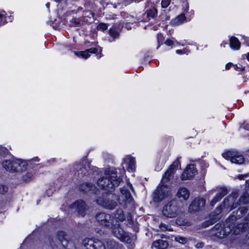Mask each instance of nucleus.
Wrapping results in <instances>:
<instances>
[{
	"instance_id": "nucleus-14",
	"label": "nucleus",
	"mask_w": 249,
	"mask_h": 249,
	"mask_svg": "<svg viewBox=\"0 0 249 249\" xmlns=\"http://www.w3.org/2000/svg\"><path fill=\"white\" fill-rule=\"evenodd\" d=\"M71 209L77 212L79 215L83 216L85 215L87 207L84 201L78 200L72 205Z\"/></svg>"
},
{
	"instance_id": "nucleus-42",
	"label": "nucleus",
	"mask_w": 249,
	"mask_h": 249,
	"mask_svg": "<svg viewBox=\"0 0 249 249\" xmlns=\"http://www.w3.org/2000/svg\"><path fill=\"white\" fill-rule=\"evenodd\" d=\"M165 43L167 46H171L173 44V42L170 39H167L165 41Z\"/></svg>"
},
{
	"instance_id": "nucleus-12",
	"label": "nucleus",
	"mask_w": 249,
	"mask_h": 249,
	"mask_svg": "<svg viewBox=\"0 0 249 249\" xmlns=\"http://www.w3.org/2000/svg\"><path fill=\"white\" fill-rule=\"evenodd\" d=\"M197 173V170L194 164L188 166L183 172L181 179L182 180L191 179L194 178Z\"/></svg>"
},
{
	"instance_id": "nucleus-26",
	"label": "nucleus",
	"mask_w": 249,
	"mask_h": 249,
	"mask_svg": "<svg viewBox=\"0 0 249 249\" xmlns=\"http://www.w3.org/2000/svg\"><path fill=\"white\" fill-rule=\"evenodd\" d=\"M231 47L234 50H238L240 47V42L237 38L232 36L230 38Z\"/></svg>"
},
{
	"instance_id": "nucleus-48",
	"label": "nucleus",
	"mask_w": 249,
	"mask_h": 249,
	"mask_svg": "<svg viewBox=\"0 0 249 249\" xmlns=\"http://www.w3.org/2000/svg\"><path fill=\"white\" fill-rule=\"evenodd\" d=\"M244 56H246L248 60L249 61V53H248L247 54H245L244 56H243V57H244Z\"/></svg>"
},
{
	"instance_id": "nucleus-4",
	"label": "nucleus",
	"mask_w": 249,
	"mask_h": 249,
	"mask_svg": "<svg viewBox=\"0 0 249 249\" xmlns=\"http://www.w3.org/2000/svg\"><path fill=\"white\" fill-rule=\"evenodd\" d=\"M2 166L9 172L21 171L26 167V163L18 159L5 160L2 162Z\"/></svg>"
},
{
	"instance_id": "nucleus-24",
	"label": "nucleus",
	"mask_w": 249,
	"mask_h": 249,
	"mask_svg": "<svg viewBox=\"0 0 249 249\" xmlns=\"http://www.w3.org/2000/svg\"><path fill=\"white\" fill-rule=\"evenodd\" d=\"M80 189L85 192H96V187L92 183H84L81 185Z\"/></svg>"
},
{
	"instance_id": "nucleus-27",
	"label": "nucleus",
	"mask_w": 249,
	"mask_h": 249,
	"mask_svg": "<svg viewBox=\"0 0 249 249\" xmlns=\"http://www.w3.org/2000/svg\"><path fill=\"white\" fill-rule=\"evenodd\" d=\"M107 247L108 249H120V247L114 241L107 240L106 241Z\"/></svg>"
},
{
	"instance_id": "nucleus-18",
	"label": "nucleus",
	"mask_w": 249,
	"mask_h": 249,
	"mask_svg": "<svg viewBox=\"0 0 249 249\" xmlns=\"http://www.w3.org/2000/svg\"><path fill=\"white\" fill-rule=\"evenodd\" d=\"M228 193L226 188L222 187L218 190V192L215 196L211 201L210 205L213 206L217 202L219 201Z\"/></svg>"
},
{
	"instance_id": "nucleus-36",
	"label": "nucleus",
	"mask_w": 249,
	"mask_h": 249,
	"mask_svg": "<svg viewBox=\"0 0 249 249\" xmlns=\"http://www.w3.org/2000/svg\"><path fill=\"white\" fill-rule=\"evenodd\" d=\"M186 19V18L183 14H180L175 19L178 23H182Z\"/></svg>"
},
{
	"instance_id": "nucleus-10",
	"label": "nucleus",
	"mask_w": 249,
	"mask_h": 249,
	"mask_svg": "<svg viewBox=\"0 0 249 249\" xmlns=\"http://www.w3.org/2000/svg\"><path fill=\"white\" fill-rule=\"evenodd\" d=\"M96 219L99 223L106 227H109L113 222L111 216L109 214L104 213H97Z\"/></svg>"
},
{
	"instance_id": "nucleus-29",
	"label": "nucleus",
	"mask_w": 249,
	"mask_h": 249,
	"mask_svg": "<svg viewBox=\"0 0 249 249\" xmlns=\"http://www.w3.org/2000/svg\"><path fill=\"white\" fill-rule=\"evenodd\" d=\"M57 239L61 244H63L64 240H68L69 239L68 236L63 231H59L57 235Z\"/></svg>"
},
{
	"instance_id": "nucleus-30",
	"label": "nucleus",
	"mask_w": 249,
	"mask_h": 249,
	"mask_svg": "<svg viewBox=\"0 0 249 249\" xmlns=\"http://www.w3.org/2000/svg\"><path fill=\"white\" fill-rule=\"evenodd\" d=\"M115 216L120 221H123L125 219V215L121 209H118L115 214Z\"/></svg>"
},
{
	"instance_id": "nucleus-51",
	"label": "nucleus",
	"mask_w": 249,
	"mask_h": 249,
	"mask_svg": "<svg viewBox=\"0 0 249 249\" xmlns=\"http://www.w3.org/2000/svg\"><path fill=\"white\" fill-rule=\"evenodd\" d=\"M237 214H240V213H238L237 214V213H236V212H235V213H234V215H235V216H237Z\"/></svg>"
},
{
	"instance_id": "nucleus-3",
	"label": "nucleus",
	"mask_w": 249,
	"mask_h": 249,
	"mask_svg": "<svg viewBox=\"0 0 249 249\" xmlns=\"http://www.w3.org/2000/svg\"><path fill=\"white\" fill-rule=\"evenodd\" d=\"M181 211L178 205L177 201L172 200L168 202L163 208L162 213L168 218H174L177 216Z\"/></svg>"
},
{
	"instance_id": "nucleus-32",
	"label": "nucleus",
	"mask_w": 249,
	"mask_h": 249,
	"mask_svg": "<svg viewBox=\"0 0 249 249\" xmlns=\"http://www.w3.org/2000/svg\"><path fill=\"white\" fill-rule=\"evenodd\" d=\"M239 202L246 204L249 203V194L248 193H244L239 199Z\"/></svg>"
},
{
	"instance_id": "nucleus-33",
	"label": "nucleus",
	"mask_w": 249,
	"mask_h": 249,
	"mask_svg": "<svg viewBox=\"0 0 249 249\" xmlns=\"http://www.w3.org/2000/svg\"><path fill=\"white\" fill-rule=\"evenodd\" d=\"M175 240L180 244H185L188 242V239L184 237L177 236L175 238Z\"/></svg>"
},
{
	"instance_id": "nucleus-22",
	"label": "nucleus",
	"mask_w": 249,
	"mask_h": 249,
	"mask_svg": "<svg viewBox=\"0 0 249 249\" xmlns=\"http://www.w3.org/2000/svg\"><path fill=\"white\" fill-rule=\"evenodd\" d=\"M248 211L246 207H241L238 209L236 211V213H240V214H237V216H235V212H233L232 214L229 217V220L235 221L237 219L242 217Z\"/></svg>"
},
{
	"instance_id": "nucleus-46",
	"label": "nucleus",
	"mask_w": 249,
	"mask_h": 249,
	"mask_svg": "<svg viewBox=\"0 0 249 249\" xmlns=\"http://www.w3.org/2000/svg\"><path fill=\"white\" fill-rule=\"evenodd\" d=\"M232 64L231 63H229L228 64H227L226 65V69L227 70H228L230 68V67L232 66Z\"/></svg>"
},
{
	"instance_id": "nucleus-13",
	"label": "nucleus",
	"mask_w": 249,
	"mask_h": 249,
	"mask_svg": "<svg viewBox=\"0 0 249 249\" xmlns=\"http://www.w3.org/2000/svg\"><path fill=\"white\" fill-rule=\"evenodd\" d=\"M96 202L99 205L102 206L104 208L109 210L114 209L117 206V203L115 201H113L108 198L100 197L96 200Z\"/></svg>"
},
{
	"instance_id": "nucleus-19",
	"label": "nucleus",
	"mask_w": 249,
	"mask_h": 249,
	"mask_svg": "<svg viewBox=\"0 0 249 249\" xmlns=\"http://www.w3.org/2000/svg\"><path fill=\"white\" fill-rule=\"evenodd\" d=\"M124 163L127 164V169L131 172L135 170V160L134 158L127 156L124 160Z\"/></svg>"
},
{
	"instance_id": "nucleus-6",
	"label": "nucleus",
	"mask_w": 249,
	"mask_h": 249,
	"mask_svg": "<svg viewBox=\"0 0 249 249\" xmlns=\"http://www.w3.org/2000/svg\"><path fill=\"white\" fill-rule=\"evenodd\" d=\"M170 187L167 185L159 184L154 193L153 198L155 201L159 202L170 195Z\"/></svg>"
},
{
	"instance_id": "nucleus-25",
	"label": "nucleus",
	"mask_w": 249,
	"mask_h": 249,
	"mask_svg": "<svg viewBox=\"0 0 249 249\" xmlns=\"http://www.w3.org/2000/svg\"><path fill=\"white\" fill-rule=\"evenodd\" d=\"M95 239L87 238L83 241V246L85 249H95L94 248V244Z\"/></svg>"
},
{
	"instance_id": "nucleus-35",
	"label": "nucleus",
	"mask_w": 249,
	"mask_h": 249,
	"mask_svg": "<svg viewBox=\"0 0 249 249\" xmlns=\"http://www.w3.org/2000/svg\"><path fill=\"white\" fill-rule=\"evenodd\" d=\"M159 227L160 229V230L163 231H173V229L170 227V226L166 225L162 223H161L160 224Z\"/></svg>"
},
{
	"instance_id": "nucleus-2",
	"label": "nucleus",
	"mask_w": 249,
	"mask_h": 249,
	"mask_svg": "<svg viewBox=\"0 0 249 249\" xmlns=\"http://www.w3.org/2000/svg\"><path fill=\"white\" fill-rule=\"evenodd\" d=\"M128 186V187L124 186L121 189V195L119 196L118 200L119 204L123 205L124 207H127V205H129L130 207H132L134 205V201L128 188L132 189V185L129 184Z\"/></svg>"
},
{
	"instance_id": "nucleus-38",
	"label": "nucleus",
	"mask_w": 249,
	"mask_h": 249,
	"mask_svg": "<svg viewBox=\"0 0 249 249\" xmlns=\"http://www.w3.org/2000/svg\"><path fill=\"white\" fill-rule=\"evenodd\" d=\"M171 1V0H162L161 2L162 8H167L170 4Z\"/></svg>"
},
{
	"instance_id": "nucleus-52",
	"label": "nucleus",
	"mask_w": 249,
	"mask_h": 249,
	"mask_svg": "<svg viewBox=\"0 0 249 249\" xmlns=\"http://www.w3.org/2000/svg\"><path fill=\"white\" fill-rule=\"evenodd\" d=\"M239 178V179H241L243 178V176H240Z\"/></svg>"
},
{
	"instance_id": "nucleus-34",
	"label": "nucleus",
	"mask_w": 249,
	"mask_h": 249,
	"mask_svg": "<svg viewBox=\"0 0 249 249\" xmlns=\"http://www.w3.org/2000/svg\"><path fill=\"white\" fill-rule=\"evenodd\" d=\"M157 14V10L153 8L147 11V16L148 17L154 18Z\"/></svg>"
},
{
	"instance_id": "nucleus-8",
	"label": "nucleus",
	"mask_w": 249,
	"mask_h": 249,
	"mask_svg": "<svg viewBox=\"0 0 249 249\" xmlns=\"http://www.w3.org/2000/svg\"><path fill=\"white\" fill-rule=\"evenodd\" d=\"M224 158L230 160L232 163L238 164H243L245 161V159L242 155L235 151H229L222 154Z\"/></svg>"
},
{
	"instance_id": "nucleus-17",
	"label": "nucleus",
	"mask_w": 249,
	"mask_h": 249,
	"mask_svg": "<svg viewBox=\"0 0 249 249\" xmlns=\"http://www.w3.org/2000/svg\"><path fill=\"white\" fill-rule=\"evenodd\" d=\"M112 232L114 236L122 241H126L128 238L126 233L120 227H115Z\"/></svg>"
},
{
	"instance_id": "nucleus-49",
	"label": "nucleus",
	"mask_w": 249,
	"mask_h": 249,
	"mask_svg": "<svg viewBox=\"0 0 249 249\" xmlns=\"http://www.w3.org/2000/svg\"><path fill=\"white\" fill-rule=\"evenodd\" d=\"M73 23L75 25H78L79 24V22L77 21L75 19L74 20Z\"/></svg>"
},
{
	"instance_id": "nucleus-7",
	"label": "nucleus",
	"mask_w": 249,
	"mask_h": 249,
	"mask_svg": "<svg viewBox=\"0 0 249 249\" xmlns=\"http://www.w3.org/2000/svg\"><path fill=\"white\" fill-rule=\"evenodd\" d=\"M238 196V193L233 192L224 199L223 205L226 212H230L238 206L240 204L239 201L236 200Z\"/></svg>"
},
{
	"instance_id": "nucleus-16",
	"label": "nucleus",
	"mask_w": 249,
	"mask_h": 249,
	"mask_svg": "<svg viewBox=\"0 0 249 249\" xmlns=\"http://www.w3.org/2000/svg\"><path fill=\"white\" fill-rule=\"evenodd\" d=\"M233 221H231L230 224L231 225V232L234 234H238L240 232L245 231L248 227H249V223H240L235 226L233 223Z\"/></svg>"
},
{
	"instance_id": "nucleus-15",
	"label": "nucleus",
	"mask_w": 249,
	"mask_h": 249,
	"mask_svg": "<svg viewBox=\"0 0 249 249\" xmlns=\"http://www.w3.org/2000/svg\"><path fill=\"white\" fill-rule=\"evenodd\" d=\"M75 169L78 172V175L83 176L88 173L89 169H90L89 163L87 160H83L78 164L75 165Z\"/></svg>"
},
{
	"instance_id": "nucleus-20",
	"label": "nucleus",
	"mask_w": 249,
	"mask_h": 249,
	"mask_svg": "<svg viewBox=\"0 0 249 249\" xmlns=\"http://www.w3.org/2000/svg\"><path fill=\"white\" fill-rule=\"evenodd\" d=\"M97 51L98 49L96 48H90L85 51L74 52V53L78 56L88 58L90 56V53H95Z\"/></svg>"
},
{
	"instance_id": "nucleus-9",
	"label": "nucleus",
	"mask_w": 249,
	"mask_h": 249,
	"mask_svg": "<svg viewBox=\"0 0 249 249\" xmlns=\"http://www.w3.org/2000/svg\"><path fill=\"white\" fill-rule=\"evenodd\" d=\"M179 164V161L178 159L177 160L175 161L172 164V165L170 166L169 168L167 169L162 177L161 181L160 182L161 184L166 185V183L169 181L170 179L173 178L175 172L176 168L178 166Z\"/></svg>"
},
{
	"instance_id": "nucleus-1",
	"label": "nucleus",
	"mask_w": 249,
	"mask_h": 249,
	"mask_svg": "<svg viewBox=\"0 0 249 249\" xmlns=\"http://www.w3.org/2000/svg\"><path fill=\"white\" fill-rule=\"evenodd\" d=\"M104 174V176L98 180L97 183L103 189L108 192H112L114 188L118 186L123 181L122 178L118 177L115 169H106Z\"/></svg>"
},
{
	"instance_id": "nucleus-31",
	"label": "nucleus",
	"mask_w": 249,
	"mask_h": 249,
	"mask_svg": "<svg viewBox=\"0 0 249 249\" xmlns=\"http://www.w3.org/2000/svg\"><path fill=\"white\" fill-rule=\"evenodd\" d=\"M94 248L95 249H106V246L103 242L96 239H95Z\"/></svg>"
},
{
	"instance_id": "nucleus-44",
	"label": "nucleus",
	"mask_w": 249,
	"mask_h": 249,
	"mask_svg": "<svg viewBox=\"0 0 249 249\" xmlns=\"http://www.w3.org/2000/svg\"><path fill=\"white\" fill-rule=\"evenodd\" d=\"M222 208L221 206H220L219 207H217L216 209L215 213L216 214H219L221 212Z\"/></svg>"
},
{
	"instance_id": "nucleus-39",
	"label": "nucleus",
	"mask_w": 249,
	"mask_h": 249,
	"mask_svg": "<svg viewBox=\"0 0 249 249\" xmlns=\"http://www.w3.org/2000/svg\"><path fill=\"white\" fill-rule=\"evenodd\" d=\"M109 34L110 35L113 37L114 38H116L119 36V33L115 30L110 29L109 30Z\"/></svg>"
},
{
	"instance_id": "nucleus-40",
	"label": "nucleus",
	"mask_w": 249,
	"mask_h": 249,
	"mask_svg": "<svg viewBox=\"0 0 249 249\" xmlns=\"http://www.w3.org/2000/svg\"><path fill=\"white\" fill-rule=\"evenodd\" d=\"M8 191V188L4 185H0V193L4 194Z\"/></svg>"
},
{
	"instance_id": "nucleus-37",
	"label": "nucleus",
	"mask_w": 249,
	"mask_h": 249,
	"mask_svg": "<svg viewBox=\"0 0 249 249\" xmlns=\"http://www.w3.org/2000/svg\"><path fill=\"white\" fill-rule=\"evenodd\" d=\"M108 27L106 23H101L97 26V29L98 30L104 31L107 29Z\"/></svg>"
},
{
	"instance_id": "nucleus-47",
	"label": "nucleus",
	"mask_w": 249,
	"mask_h": 249,
	"mask_svg": "<svg viewBox=\"0 0 249 249\" xmlns=\"http://www.w3.org/2000/svg\"><path fill=\"white\" fill-rule=\"evenodd\" d=\"M176 53L178 54H182V50H178L176 51Z\"/></svg>"
},
{
	"instance_id": "nucleus-50",
	"label": "nucleus",
	"mask_w": 249,
	"mask_h": 249,
	"mask_svg": "<svg viewBox=\"0 0 249 249\" xmlns=\"http://www.w3.org/2000/svg\"><path fill=\"white\" fill-rule=\"evenodd\" d=\"M3 16H4V14H0V18H1Z\"/></svg>"
},
{
	"instance_id": "nucleus-41",
	"label": "nucleus",
	"mask_w": 249,
	"mask_h": 249,
	"mask_svg": "<svg viewBox=\"0 0 249 249\" xmlns=\"http://www.w3.org/2000/svg\"><path fill=\"white\" fill-rule=\"evenodd\" d=\"M157 39L159 44H160V43H162L163 39V36L161 34H158Z\"/></svg>"
},
{
	"instance_id": "nucleus-23",
	"label": "nucleus",
	"mask_w": 249,
	"mask_h": 249,
	"mask_svg": "<svg viewBox=\"0 0 249 249\" xmlns=\"http://www.w3.org/2000/svg\"><path fill=\"white\" fill-rule=\"evenodd\" d=\"M168 245V242L162 239L157 240L152 244V246L157 249H166Z\"/></svg>"
},
{
	"instance_id": "nucleus-11",
	"label": "nucleus",
	"mask_w": 249,
	"mask_h": 249,
	"mask_svg": "<svg viewBox=\"0 0 249 249\" xmlns=\"http://www.w3.org/2000/svg\"><path fill=\"white\" fill-rule=\"evenodd\" d=\"M206 201L203 198H196L189 207L190 213H194L200 210L205 206Z\"/></svg>"
},
{
	"instance_id": "nucleus-21",
	"label": "nucleus",
	"mask_w": 249,
	"mask_h": 249,
	"mask_svg": "<svg viewBox=\"0 0 249 249\" xmlns=\"http://www.w3.org/2000/svg\"><path fill=\"white\" fill-rule=\"evenodd\" d=\"M177 196L179 198L186 200L189 197L190 192L185 187H180L177 192Z\"/></svg>"
},
{
	"instance_id": "nucleus-43",
	"label": "nucleus",
	"mask_w": 249,
	"mask_h": 249,
	"mask_svg": "<svg viewBox=\"0 0 249 249\" xmlns=\"http://www.w3.org/2000/svg\"><path fill=\"white\" fill-rule=\"evenodd\" d=\"M233 67L235 70H238V71H243L245 69L244 67H238L237 65H233Z\"/></svg>"
},
{
	"instance_id": "nucleus-5",
	"label": "nucleus",
	"mask_w": 249,
	"mask_h": 249,
	"mask_svg": "<svg viewBox=\"0 0 249 249\" xmlns=\"http://www.w3.org/2000/svg\"><path fill=\"white\" fill-rule=\"evenodd\" d=\"M230 222L229 219H228L226 221V225L221 224L215 225L213 229L214 232L213 234L219 238H223L231 232V226L230 224Z\"/></svg>"
},
{
	"instance_id": "nucleus-28",
	"label": "nucleus",
	"mask_w": 249,
	"mask_h": 249,
	"mask_svg": "<svg viewBox=\"0 0 249 249\" xmlns=\"http://www.w3.org/2000/svg\"><path fill=\"white\" fill-rule=\"evenodd\" d=\"M62 245L66 249H75V248L73 242L69 239L68 240H64Z\"/></svg>"
},
{
	"instance_id": "nucleus-45",
	"label": "nucleus",
	"mask_w": 249,
	"mask_h": 249,
	"mask_svg": "<svg viewBox=\"0 0 249 249\" xmlns=\"http://www.w3.org/2000/svg\"><path fill=\"white\" fill-rule=\"evenodd\" d=\"M204 246V244L203 243H198L196 245V247L197 249L202 248Z\"/></svg>"
}]
</instances>
